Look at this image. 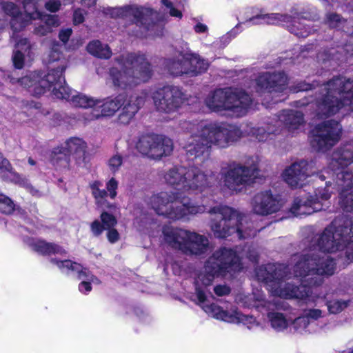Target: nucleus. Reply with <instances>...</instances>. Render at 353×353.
<instances>
[{
	"mask_svg": "<svg viewBox=\"0 0 353 353\" xmlns=\"http://www.w3.org/2000/svg\"><path fill=\"white\" fill-rule=\"evenodd\" d=\"M339 252L353 262V223L348 218L336 219L313 241L309 249L293 254L288 265L268 263L256 270L257 279L270 292L286 299L314 301L312 287L334 273L336 263L323 254Z\"/></svg>",
	"mask_w": 353,
	"mask_h": 353,
	"instance_id": "obj_1",
	"label": "nucleus"
},
{
	"mask_svg": "<svg viewBox=\"0 0 353 353\" xmlns=\"http://www.w3.org/2000/svg\"><path fill=\"white\" fill-rule=\"evenodd\" d=\"M240 256L237 252L227 248H221L216 250L206 261L203 272L201 273L196 279L195 297L196 303L212 317L232 323H243L248 329L257 326L258 323L253 316L245 315L239 312L235 307L230 310H224L216 304H208L205 292L201 285L205 287L212 284L216 276H224L227 273L233 274L242 269Z\"/></svg>",
	"mask_w": 353,
	"mask_h": 353,
	"instance_id": "obj_2",
	"label": "nucleus"
},
{
	"mask_svg": "<svg viewBox=\"0 0 353 353\" xmlns=\"http://www.w3.org/2000/svg\"><path fill=\"white\" fill-rule=\"evenodd\" d=\"M182 128L190 134L183 148L192 159L203 155L212 146L228 148L244 136L237 126L221 122L185 121Z\"/></svg>",
	"mask_w": 353,
	"mask_h": 353,
	"instance_id": "obj_3",
	"label": "nucleus"
},
{
	"mask_svg": "<svg viewBox=\"0 0 353 353\" xmlns=\"http://www.w3.org/2000/svg\"><path fill=\"white\" fill-rule=\"evenodd\" d=\"M65 69L64 65L61 64L56 69L51 68L43 78L39 72H31L21 79L11 77L10 82L13 84L19 83L36 96L41 95L47 90L51 91L56 98L65 99L74 106L88 109L85 113V117H88L93 108H96L98 103H101V100L79 93L68 87L63 77Z\"/></svg>",
	"mask_w": 353,
	"mask_h": 353,
	"instance_id": "obj_4",
	"label": "nucleus"
},
{
	"mask_svg": "<svg viewBox=\"0 0 353 353\" xmlns=\"http://www.w3.org/2000/svg\"><path fill=\"white\" fill-rule=\"evenodd\" d=\"M310 103H314L319 117L336 114L343 108L353 111V79L336 77L318 87Z\"/></svg>",
	"mask_w": 353,
	"mask_h": 353,
	"instance_id": "obj_5",
	"label": "nucleus"
},
{
	"mask_svg": "<svg viewBox=\"0 0 353 353\" xmlns=\"http://www.w3.org/2000/svg\"><path fill=\"white\" fill-rule=\"evenodd\" d=\"M353 163V144L348 143L335 151L329 163V168L316 174V177L324 181L325 174L333 177L339 192V205L343 211H353V171H349L348 165Z\"/></svg>",
	"mask_w": 353,
	"mask_h": 353,
	"instance_id": "obj_6",
	"label": "nucleus"
},
{
	"mask_svg": "<svg viewBox=\"0 0 353 353\" xmlns=\"http://www.w3.org/2000/svg\"><path fill=\"white\" fill-rule=\"evenodd\" d=\"M210 215V228L216 238L225 239L234 234L239 239L254 236L257 230L238 210L219 205L208 210Z\"/></svg>",
	"mask_w": 353,
	"mask_h": 353,
	"instance_id": "obj_7",
	"label": "nucleus"
},
{
	"mask_svg": "<svg viewBox=\"0 0 353 353\" xmlns=\"http://www.w3.org/2000/svg\"><path fill=\"white\" fill-rule=\"evenodd\" d=\"M115 61L117 65L110 70V79L115 88H131L152 77L151 65L143 54H122Z\"/></svg>",
	"mask_w": 353,
	"mask_h": 353,
	"instance_id": "obj_8",
	"label": "nucleus"
},
{
	"mask_svg": "<svg viewBox=\"0 0 353 353\" xmlns=\"http://www.w3.org/2000/svg\"><path fill=\"white\" fill-rule=\"evenodd\" d=\"M148 205L161 216L173 221H189L192 216L208 210L204 201L197 204L179 193L161 192L149 198Z\"/></svg>",
	"mask_w": 353,
	"mask_h": 353,
	"instance_id": "obj_9",
	"label": "nucleus"
},
{
	"mask_svg": "<svg viewBox=\"0 0 353 353\" xmlns=\"http://www.w3.org/2000/svg\"><path fill=\"white\" fill-rule=\"evenodd\" d=\"M163 179L177 189L202 192L216 181V174L196 166H174L164 173Z\"/></svg>",
	"mask_w": 353,
	"mask_h": 353,
	"instance_id": "obj_10",
	"label": "nucleus"
},
{
	"mask_svg": "<svg viewBox=\"0 0 353 353\" xmlns=\"http://www.w3.org/2000/svg\"><path fill=\"white\" fill-rule=\"evenodd\" d=\"M251 102L252 99L248 94L231 88L216 89L205 99V104L211 111L221 112L228 110L236 117L245 115Z\"/></svg>",
	"mask_w": 353,
	"mask_h": 353,
	"instance_id": "obj_11",
	"label": "nucleus"
},
{
	"mask_svg": "<svg viewBox=\"0 0 353 353\" xmlns=\"http://www.w3.org/2000/svg\"><path fill=\"white\" fill-rule=\"evenodd\" d=\"M143 103V97L132 95L128 98L125 94H120L114 98L109 97L101 101L96 108H93L91 114L85 117V120L92 121L101 117H111L123 106L119 119L122 123H127L134 117Z\"/></svg>",
	"mask_w": 353,
	"mask_h": 353,
	"instance_id": "obj_12",
	"label": "nucleus"
},
{
	"mask_svg": "<svg viewBox=\"0 0 353 353\" xmlns=\"http://www.w3.org/2000/svg\"><path fill=\"white\" fill-rule=\"evenodd\" d=\"M163 233L167 243L187 255H201L209 250L210 243L208 237L195 232L181 228H165Z\"/></svg>",
	"mask_w": 353,
	"mask_h": 353,
	"instance_id": "obj_13",
	"label": "nucleus"
},
{
	"mask_svg": "<svg viewBox=\"0 0 353 353\" xmlns=\"http://www.w3.org/2000/svg\"><path fill=\"white\" fill-rule=\"evenodd\" d=\"M258 171L256 157H251L245 164L233 162L221 170L223 188L231 194H238L254 182Z\"/></svg>",
	"mask_w": 353,
	"mask_h": 353,
	"instance_id": "obj_14",
	"label": "nucleus"
},
{
	"mask_svg": "<svg viewBox=\"0 0 353 353\" xmlns=\"http://www.w3.org/2000/svg\"><path fill=\"white\" fill-rule=\"evenodd\" d=\"M244 25H282L287 27L288 30L299 37H307L314 31L312 22L299 17H292L288 14L265 13L261 11L246 19Z\"/></svg>",
	"mask_w": 353,
	"mask_h": 353,
	"instance_id": "obj_15",
	"label": "nucleus"
},
{
	"mask_svg": "<svg viewBox=\"0 0 353 353\" xmlns=\"http://www.w3.org/2000/svg\"><path fill=\"white\" fill-rule=\"evenodd\" d=\"M105 14H110L112 17H133L136 26L140 29L135 33V35L140 37L152 34L148 32L150 31V28L156 26L153 23V19H156L158 15L156 11L150 8L136 5L109 8Z\"/></svg>",
	"mask_w": 353,
	"mask_h": 353,
	"instance_id": "obj_16",
	"label": "nucleus"
},
{
	"mask_svg": "<svg viewBox=\"0 0 353 353\" xmlns=\"http://www.w3.org/2000/svg\"><path fill=\"white\" fill-rule=\"evenodd\" d=\"M332 185L330 181H326L325 188H318L315 190L314 196L304 195L294 198L290 208L292 214L295 216L310 215L327 208L326 202L334 188Z\"/></svg>",
	"mask_w": 353,
	"mask_h": 353,
	"instance_id": "obj_17",
	"label": "nucleus"
},
{
	"mask_svg": "<svg viewBox=\"0 0 353 353\" xmlns=\"http://www.w3.org/2000/svg\"><path fill=\"white\" fill-rule=\"evenodd\" d=\"M168 72L174 76L183 74L196 76L204 72L208 68V63L193 53L180 54L176 57L168 59L164 62Z\"/></svg>",
	"mask_w": 353,
	"mask_h": 353,
	"instance_id": "obj_18",
	"label": "nucleus"
},
{
	"mask_svg": "<svg viewBox=\"0 0 353 353\" xmlns=\"http://www.w3.org/2000/svg\"><path fill=\"white\" fill-rule=\"evenodd\" d=\"M342 132L341 124L335 120H327L318 124L312 131L311 144L319 151L325 152L340 139Z\"/></svg>",
	"mask_w": 353,
	"mask_h": 353,
	"instance_id": "obj_19",
	"label": "nucleus"
},
{
	"mask_svg": "<svg viewBox=\"0 0 353 353\" xmlns=\"http://www.w3.org/2000/svg\"><path fill=\"white\" fill-rule=\"evenodd\" d=\"M136 148L143 155L154 159H160L172 153L173 143L170 139L162 135L145 134L139 137Z\"/></svg>",
	"mask_w": 353,
	"mask_h": 353,
	"instance_id": "obj_20",
	"label": "nucleus"
},
{
	"mask_svg": "<svg viewBox=\"0 0 353 353\" xmlns=\"http://www.w3.org/2000/svg\"><path fill=\"white\" fill-rule=\"evenodd\" d=\"M37 3L38 0H25L24 14H22L19 8L12 3H1L4 13L11 17L10 25L14 32L24 28L30 20L39 19L43 15L38 11Z\"/></svg>",
	"mask_w": 353,
	"mask_h": 353,
	"instance_id": "obj_21",
	"label": "nucleus"
},
{
	"mask_svg": "<svg viewBox=\"0 0 353 353\" xmlns=\"http://www.w3.org/2000/svg\"><path fill=\"white\" fill-rule=\"evenodd\" d=\"M156 109L161 112L170 113L178 110L184 103L185 95L177 86L166 85L152 94Z\"/></svg>",
	"mask_w": 353,
	"mask_h": 353,
	"instance_id": "obj_22",
	"label": "nucleus"
},
{
	"mask_svg": "<svg viewBox=\"0 0 353 353\" xmlns=\"http://www.w3.org/2000/svg\"><path fill=\"white\" fill-rule=\"evenodd\" d=\"M87 144L81 139L72 137L68 139L60 148H54L52 152V162L53 164L65 165L68 163V156L72 155L77 160L78 164L85 161Z\"/></svg>",
	"mask_w": 353,
	"mask_h": 353,
	"instance_id": "obj_23",
	"label": "nucleus"
},
{
	"mask_svg": "<svg viewBox=\"0 0 353 353\" xmlns=\"http://www.w3.org/2000/svg\"><path fill=\"white\" fill-rule=\"evenodd\" d=\"M51 262L56 265L59 269L65 274H74L82 281L79 285V290L81 293L88 294L92 290L91 283L99 284V280L86 268L70 260H58L51 259Z\"/></svg>",
	"mask_w": 353,
	"mask_h": 353,
	"instance_id": "obj_24",
	"label": "nucleus"
},
{
	"mask_svg": "<svg viewBox=\"0 0 353 353\" xmlns=\"http://www.w3.org/2000/svg\"><path fill=\"white\" fill-rule=\"evenodd\" d=\"M287 80L286 75L281 72H262L255 79L253 87L255 92L259 94L266 92H283L286 88Z\"/></svg>",
	"mask_w": 353,
	"mask_h": 353,
	"instance_id": "obj_25",
	"label": "nucleus"
},
{
	"mask_svg": "<svg viewBox=\"0 0 353 353\" xmlns=\"http://www.w3.org/2000/svg\"><path fill=\"white\" fill-rule=\"evenodd\" d=\"M251 205L255 214L267 216L279 211L283 202L278 195L273 194L270 190H265L254 196Z\"/></svg>",
	"mask_w": 353,
	"mask_h": 353,
	"instance_id": "obj_26",
	"label": "nucleus"
},
{
	"mask_svg": "<svg viewBox=\"0 0 353 353\" xmlns=\"http://www.w3.org/2000/svg\"><path fill=\"white\" fill-rule=\"evenodd\" d=\"M319 309L305 310L302 314L290 321L289 333L295 335H308L313 332L312 321L322 317Z\"/></svg>",
	"mask_w": 353,
	"mask_h": 353,
	"instance_id": "obj_27",
	"label": "nucleus"
},
{
	"mask_svg": "<svg viewBox=\"0 0 353 353\" xmlns=\"http://www.w3.org/2000/svg\"><path fill=\"white\" fill-rule=\"evenodd\" d=\"M308 167V163L303 160L293 163L284 170L282 174L283 180L292 188H301L310 176Z\"/></svg>",
	"mask_w": 353,
	"mask_h": 353,
	"instance_id": "obj_28",
	"label": "nucleus"
},
{
	"mask_svg": "<svg viewBox=\"0 0 353 353\" xmlns=\"http://www.w3.org/2000/svg\"><path fill=\"white\" fill-rule=\"evenodd\" d=\"M12 39L15 42V49L12 55L14 66L17 69H21L26 63L32 59V45L28 39L18 37L14 34Z\"/></svg>",
	"mask_w": 353,
	"mask_h": 353,
	"instance_id": "obj_29",
	"label": "nucleus"
},
{
	"mask_svg": "<svg viewBox=\"0 0 353 353\" xmlns=\"http://www.w3.org/2000/svg\"><path fill=\"white\" fill-rule=\"evenodd\" d=\"M271 307L272 309L270 310L265 308L268 311L267 317L271 327L277 332H286L289 333L291 319H288L283 313L274 311L275 309L279 310L283 307L278 303H272Z\"/></svg>",
	"mask_w": 353,
	"mask_h": 353,
	"instance_id": "obj_30",
	"label": "nucleus"
},
{
	"mask_svg": "<svg viewBox=\"0 0 353 353\" xmlns=\"http://www.w3.org/2000/svg\"><path fill=\"white\" fill-rule=\"evenodd\" d=\"M276 127H279L281 131L282 126L288 129L290 132H294L303 123V114L302 112L296 110H283L278 116V119H274Z\"/></svg>",
	"mask_w": 353,
	"mask_h": 353,
	"instance_id": "obj_31",
	"label": "nucleus"
},
{
	"mask_svg": "<svg viewBox=\"0 0 353 353\" xmlns=\"http://www.w3.org/2000/svg\"><path fill=\"white\" fill-rule=\"evenodd\" d=\"M281 132L279 127H276L274 119L265 123L264 126L250 127L247 126L244 131L245 134L252 136L259 141H266L270 139L271 135H276Z\"/></svg>",
	"mask_w": 353,
	"mask_h": 353,
	"instance_id": "obj_32",
	"label": "nucleus"
},
{
	"mask_svg": "<svg viewBox=\"0 0 353 353\" xmlns=\"http://www.w3.org/2000/svg\"><path fill=\"white\" fill-rule=\"evenodd\" d=\"M23 241L32 250L41 254H58L63 255L66 254L65 250L59 245L47 243L41 239L26 237L23 239Z\"/></svg>",
	"mask_w": 353,
	"mask_h": 353,
	"instance_id": "obj_33",
	"label": "nucleus"
},
{
	"mask_svg": "<svg viewBox=\"0 0 353 353\" xmlns=\"http://www.w3.org/2000/svg\"><path fill=\"white\" fill-rule=\"evenodd\" d=\"M1 177L6 181H10L25 188L33 196H39L41 195L38 190L33 188L28 181L21 178L17 173L10 169V165L8 161V165L5 167L0 168Z\"/></svg>",
	"mask_w": 353,
	"mask_h": 353,
	"instance_id": "obj_34",
	"label": "nucleus"
},
{
	"mask_svg": "<svg viewBox=\"0 0 353 353\" xmlns=\"http://www.w3.org/2000/svg\"><path fill=\"white\" fill-rule=\"evenodd\" d=\"M263 297V292L261 290H256L251 294H239L236 301L241 303L245 307H255L257 308L262 307L268 310L272 309L271 307L272 303L265 301Z\"/></svg>",
	"mask_w": 353,
	"mask_h": 353,
	"instance_id": "obj_35",
	"label": "nucleus"
},
{
	"mask_svg": "<svg viewBox=\"0 0 353 353\" xmlns=\"http://www.w3.org/2000/svg\"><path fill=\"white\" fill-rule=\"evenodd\" d=\"M327 24L332 28L342 30L348 35L353 34V21H346L335 13H330L326 17Z\"/></svg>",
	"mask_w": 353,
	"mask_h": 353,
	"instance_id": "obj_36",
	"label": "nucleus"
},
{
	"mask_svg": "<svg viewBox=\"0 0 353 353\" xmlns=\"http://www.w3.org/2000/svg\"><path fill=\"white\" fill-rule=\"evenodd\" d=\"M39 19L41 23L35 28L34 32L40 36H44L51 32L53 28L57 27L60 24L57 15L43 14Z\"/></svg>",
	"mask_w": 353,
	"mask_h": 353,
	"instance_id": "obj_37",
	"label": "nucleus"
},
{
	"mask_svg": "<svg viewBox=\"0 0 353 353\" xmlns=\"http://www.w3.org/2000/svg\"><path fill=\"white\" fill-rule=\"evenodd\" d=\"M87 50L90 54L101 59H109L112 55L109 46L99 40L90 41L87 46Z\"/></svg>",
	"mask_w": 353,
	"mask_h": 353,
	"instance_id": "obj_38",
	"label": "nucleus"
},
{
	"mask_svg": "<svg viewBox=\"0 0 353 353\" xmlns=\"http://www.w3.org/2000/svg\"><path fill=\"white\" fill-rule=\"evenodd\" d=\"M17 205L7 195L0 193V213L12 214L17 209Z\"/></svg>",
	"mask_w": 353,
	"mask_h": 353,
	"instance_id": "obj_39",
	"label": "nucleus"
},
{
	"mask_svg": "<svg viewBox=\"0 0 353 353\" xmlns=\"http://www.w3.org/2000/svg\"><path fill=\"white\" fill-rule=\"evenodd\" d=\"M101 183L98 181H94L90 185L92 192L95 198L97 203L99 205H103L104 204V200L108 194V192L105 190L100 189Z\"/></svg>",
	"mask_w": 353,
	"mask_h": 353,
	"instance_id": "obj_40",
	"label": "nucleus"
},
{
	"mask_svg": "<svg viewBox=\"0 0 353 353\" xmlns=\"http://www.w3.org/2000/svg\"><path fill=\"white\" fill-rule=\"evenodd\" d=\"M348 305V302L343 300L334 299L327 303L328 310L332 314H337L343 311Z\"/></svg>",
	"mask_w": 353,
	"mask_h": 353,
	"instance_id": "obj_41",
	"label": "nucleus"
},
{
	"mask_svg": "<svg viewBox=\"0 0 353 353\" xmlns=\"http://www.w3.org/2000/svg\"><path fill=\"white\" fill-rule=\"evenodd\" d=\"M123 164V157L119 154L112 155L108 161L109 170L115 173L118 172Z\"/></svg>",
	"mask_w": 353,
	"mask_h": 353,
	"instance_id": "obj_42",
	"label": "nucleus"
},
{
	"mask_svg": "<svg viewBox=\"0 0 353 353\" xmlns=\"http://www.w3.org/2000/svg\"><path fill=\"white\" fill-rule=\"evenodd\" d=\"M101 220L105 230L113 228L117 223V220L113 215L103 212L101 214Z\"/></svg>",
	"mask_w": 353,
	"mask_h": 353,
	"instance_id": "obj_43",
	"label": "nucleus"
},
{
	"mask_svg": "<svg viewBox=\"0 0 353 353\" xmlns=\"http://www.w3.org/2000/svg\"><path fill=\"white\" fill-rule=\"evenodd\" d=\"M162 3L166 7V8L168 10V12L170 16L176 17L179 19H181L183 17L182 12L175 8L172 3L169 1L168 0H161Z\"/></svg>",
	"mask_w": 353,
	"mask_h": 353,
	"instance_id": "obj_44",
	"label": "nucleus"
},
{
	"mask_svg": "<svg viewBox=\"0 0 353 353\" xmlns=\"http://www.w3.org/2000/svg\"><path fill=\"white\" fill-rule=\"evenodd\" d=\"M118 188V181L114 179H110L106 183V189L111 199H114L117 196V189Z\"/></svg>",
	"mask_w": 353,
	"mask_h": 353,
	"instance_id": "obj_45",
	"label": "nucleus"
},
{
	"mask_svg": "<svg viewBox=\"0 0 353 353\" xmlns=\"http://www.w3.org/2000/svg\"><path fill=\"white\" fill-rule=\"evenodd\" d=\"M85 12L80 8L76 9L73 14V23L78 25L84 21Z\"/></svg>",
	"mask_w": 353,
	"mask_h": 353,
	"instance_id": "obj_46",
	"label": "nucleus"
},
{
	"mask_svg": "<svg viewBox=\"0 0 353 353\" xmlns=\"http://www.w3.org/2000/svg\"><path fill=\"white\" fill-rule=\"evenodd\" d=\"M91 231L95 236H98L101 234L103 231L105 230L102 223L99 221L95 220L90 225Z\"/></svg>",
	"mask_w": 353,
	"mask_h": 353,
	"instance_id": "obj_47",
	"label": "nucleus"
},
{
	"mask_svg": "<svg viewBox=\"0 0 353 353\" xmlns=\"http://www.w3.org/2000/svg\"><path fill=\"white\" fill-rule=\"evenodd\" d=\"M61 7V2L59 0H49L45 4V8L47 10L51 12H57Z\"/></svg>",
	"mask_w": 353,
	"mask_h": 353,
	"instance_id": "obj_48",
	"label": "nucleus"
},
{
	"mask_svg": "<svg viewBox=\"0 0 353 353\" xmlns=\"http://www.w3.org/2000/svg\"><path fill=\"white\" fill-rule=\"evenodd\" d=\"M214 292L219 296H225L230 294V288L226 285H218L214 288Z\"/></svg>",
	"mask_w": 353,
	"mask_h": 353,
	"instance_id": "obj_49",
	"label": "nucleus"
},
{
	"mask_svg": "<svg viewBox=\"0 0 353 353\" xmlns=\"http://www.w3.org/2000/svg\"><path fill=\"white\" fill-rule=\"evenodd\" d=\"M72 33V30L70 28L61 29L59 34V39L62 42L65 43L69 40Z\"/></svg>",
	"mask_w": 353,
	"mask_h": 353,
	"instance_id": "obj_50",
	"label": "nucleus"
},
{
	"mask_svg": "<svg viewBox=\"0 0 353 353\" xmlns=\"http://www.w3.org/2000/svg\"><path fill=\"white\" fill-rule=\"evenodd\" d=\"M108 230L107 238L111 243H116L119 239V234L116 229L111 228Z\"/></svg>",
	"mask_w": 353,
	"mask_h": 353,
	"instance_id": "obj_51",
	"label": "nucleus"
},
{
	"mask_svg": "<svg viewBox=\"0 0 353 353\" xmlns=\"http://www.w3.org/2000/svg\"><path fill=\"white\" fill-rule=\"evenodd\" d=\"M316 87H317V84L316 83V81H313L312 84H310L308 83H303L299 85V86L298 87V88L296 91L299 92V91L308 90H311L313 88L316 89Z\"/></svg>",
	"mask_w": 353,
	"mask_h": 353,
	"instance_id": "obj_52",
	"label": "nucleus"
},
{
	"mask_svg": "<svg viewBox=\"0 0 353 353\" xmlns=\"http://www.w3.org/2000/svg\"><path fill=\"white\" fill-rule=\"evenodd\" d=\"M194 30L196 33H205L208 31V27L205 24L197 22L194 26Z\"/></svg>",
	"mask_w": 353,
	"mask_h": 353,
	"instance_id": "obj_53",
	"label": "nucleus"
},
{
	"mask_svg": "<svg viewBox=\"0 0 353 353\" xmlns=\"http://www.w3.org/2000/svg\"><path fill=\"white\" fill-rule=\"evenodd\" d=\"M246 252V256L252 261L255 262L258 259V254L254 250H250V248L248 250H245Z\"/></svg>",
	"mask_w": 353,
	"mask_h": 353,
	"instance_id": "obj_54",
	"label": "nucleus"
},
{
	"mask_svg": "<svg viewBox=\"0 0 353 353\" xmlns=\"http://www.w3.org/2000/svg\"><path fill=\"white\" fill-rule=\"evenodd\" d=\"M50 58H49V61L50 62H53L56 60H59V57H60V55H59V53L56 51V50H52L50 55H49Z\"/></svg>",
	"mask_w": 353,
	"mask_h": 353,
	"instance_id": "obj_55",
	"label": "nucleus"
},
{
	"mask_svg": "<svg viewBox=\"0 0 353 353\" xmlns=\"http://www.w3.org/2000/svg\"><path fill=\"white\" fill-rule=\"evenodd\" d=\"M81 3L84 6L90 8L95 5L96 0H81Z\"/></svg>",
	"mask_w": 353,
	"mask_h": 353,
	"instance_id": "obj_56",
	"label": "nucleus"
},
{
	"mask_svg": "<svg viewBox=\"0 0 353 353\" xmlns=\"http://www.w3.org/2000/svg\"><path fill=\"white\" fill-rule=\"evenodd\" d=\"M344 50L346 52L347 54H350V56H353V46L345 45Z\"/></svg>",
	"mask_w": 353,
	"mask_h": 353,
	"instance_id": "obj_57",
	"label": "nucleus"
},
{
	"mask_svg": "<svg viewBox=\"0 0 353 353\" xmlns=\"http://www.w3.org/2000/svg\"><path fill=\"white\" fill-rule=\"evenodd\" d=\"M8 165V160L3 157L0 153V168L5 167Z\"/></svg>",
	"mask_w": 353,
	"mask_h": 353,
	"instance_id": "obj_58",
	"label": "nucleus"
},
{
	"mask_svg": "<svg viewBox=\"0 0 353 353\" xmlns=\"http://www.w3.org/2000/svg\"><path fill=\"white\" fill-rule=\"evenodd\" d=\"M187 65L188 68H194V67H196V68H199L200 66V64L199 63H196V62H193L192 63H190V61L188 60V62H187Z\"/></svg>",
	"mask_w": 353,
	"mask_h": 353,
	"instance_id": "obj_59",
	"label": "nucleus"
},
{
	"mask_svg": "<svg viewBox=\"0 0 353 353\" xmlns=\"http://www.w3.org/2000/svg\"><path fill=\"white\" fill-rule=\"evenodd\" d=\"M28 163L30 165H36V161L32 158L30 157L28 159Z\"/></svg>",
	"mask_w": 353,
	"mask_h": 353,
	"instance_id": "obj_60",
	"label": "nucleus"
},
{
	"mask_svg": "<svg viewBox=\"0 0 353 353\" xmlns=\"http://www.w3.org/2000/svg\"><path fill=\"white\" fill-rule=\"evenodd\" d=\"M343 353H353V346L343 352Z\"/></svg>",
	"mask_w": 353,
	"mask_h": 353,
	"instance_id": "obj_61",
	"label": "nucleus"
},
{
	"mask_svg": "<svg viewBox=\"0 0 353 353\" xmlns=\"http://www.w3.org/2000/svg\"><path fill=\"white\" fill-rule=\"evenodd\" d=\"M107 206H108V208H110L112 205H109V204H108Z\"/></svg>",
	"mask_w": 353,
	"mask_h": 353,
	"instance_id": "obj_62",
	"label": "nucleus"
},
{
	"mask_svg": "<svg viewBox=\"0 0 353 353\" xmlns=\"http://www.w3.org/2000/svg\"><path fill=\"white\" fill-rule=\"evenodd\" d=\"M352 10H353V5H352Z\"/></svg>",
	"mask_w": 353,
	"mask_h": 353,
	"instance_id": "obj_63",
	"label": "nucleus"
},
{
	"mask_svg": "<svg viewBox=\"0 0 353 353\" xmlns=\"http://www.w3.org/2000/svg\"><path fill=\"white\" fill-rule=\"evenodd\" d=\"M0 87H1V85H0Z\"/></svg>",
	"mask_w": 353,
	"mask_h": 353,
	"instance_id": "obj_64",
	"label": "nucleus"
}]
</instances>
